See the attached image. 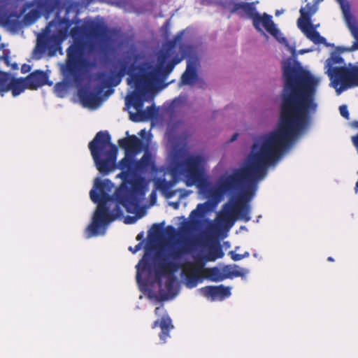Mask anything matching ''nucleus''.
Instances as JSON below:
<instances>
[{
  "label": "nucleus",
  "instance_id": "obj_15",
  "mask_svg": "<svg viewBox=\"0 0 358 358\" xmlns=\"http://www.w3.org/2000/svg\"><path fill=\"white\" fill-rule=\"evenodd\" d=\"M155 313L158 316L162 315V318L156 320L153 323L152 328H155L158 326L160 327L161 333L159 335V338L163 343H166V339L170 337V330L173 329L172 320L167 314H164L165 310L163 306L157 307Z\"/></svg>",
  "mask_w": 358,
  "mask_h": 358
},
{
  "label": "nucleus",
  "instance_id": "obj_14",
  "mask_svg": "<svg viewBox=\"0 0 358 358\" xmlns=\"http://www.w3.org/2000/svg\"><path fill=\"white\" fill-rule=\"evenodd\" d=\"M316 11L317 7L311 6L310 3L306 4L305 7L301 8L299 10L301 16L297 20V26L306 36L308 35V33L315 30V27H313L310 22V18Z\"/></svg>",
  "mask_w": 358,
  "mask_h": 358
},
{
  "label": "nucleus",
  "instance_id": "obj_23",
  "mask_svg": "<svg viewBox=\"0 0 358 358\" xmlns=\"http://www.w3.org/2000/svg\"><path fill=\"white\" fill-rule=\"evenodd\" d=\"M202 5H219L224 8H228L231 13L238 12V10H235L241 4V1L240 0H200Z\"/></svg>",
  "mask_w": 358,
  "mask_h": 358
},
{
  "label": "nucleus",
  "instance_id": "obj_4",
  "mask_svg": "<svg viewBox=\"0 0 358 358\" xmlns=\"http://www.w3.org/2000/svg\"><path fill=\"white\" fill-rule=\"evenodd\" d=\"M114 187L113 182L109 179L101 180L96 178L94 182L93 188L90 192L91 200L97 204L92 217L91 223L85 230L87 238L104 236L110 224L116 219L122 216V205L127 212L134 214V216L127 215L124 218L127 224H132L145 215V208L142 206V202L145 196L138 201H132L129 192L123 191L118 194V187L113 195L109 193Z\"/></svg>",
  "mask_w": 358,
  "mask_h": 358
},
{
  "label": "nucleus",
  "instance_id": "obj_56",
  "mask_svg": "<svg viewBox=\"0 0 358 358\" xmlns=\"http://www.w3.org/2000/svg\"><path fill=\"white\" fill-rule=\"evenodd\" d=\"M145 132V131L144 129H143V130H141V131L138 133V134H139L140 136H143V134H144Z\"/></svg>",
  "mask_w": 358,
  "mask_h": 358
},
{
  "label": "nucleus",
  "instance_id": "obj_31",
  "mask_svg": "<svg viewBox=\"0 0 358 358\" xmlns=\"http://www.w3.org/2000/svg\"><path fill=\"white\" fill-rule=\"evenodd\" d=\"M210 210L209 202L199 203L196 208L190 213V217L192 219L202 217L208 211Z\"/></svg>",
  "mask_w": 358,
  "mask_h": 358
},
{
  "label": "nucleus",
  "instance_id": "obj_52",
  "mask_svg": "<svg viewBox=\"0 0 358 358\" xmlns=\"http://www.w3.org/2000/svg\"><path fill=\"white\" fill-rule=\"evenodd\" d=\"M171 206H173L174 207V208H178V206H179V203L178 202H176V203H170Z\"/></svg>",
  "mask_w": 358,
  "mask_h": 358
},
{
  "label": "nucleus",
  "instance_id": "obj_26",
  "mask_svg": "<svg viewBox=\"0 0 358 358\" xmlns=\"http://www.w3.org/2000/svg\"><path fill=\"white\" fill-rule=\"evenodd\" d=\"M157 114V109L154 105L148 106L145 110L140 111L138 113H130V120L138 122L143 121L145 119H150L154 117Z\"/></svg>",
  "mask_w": 358,
  "mask_h": 358
},
{
  "label": "nucleus",
  "instance_id": "obj_19",
  "mask_svg": "<svg viewBox=\"0 0 358 358\" xmlns=\"http://www.w3.org/2000/svg\"><path fill=\"white\" fill-rule=\"evenodd\" d=\"M198 62V58L196 57H190L187 60V66L181 76L180 85H191L196 81L198 78L196 71Z\"/></svg>",
  "mask_w": 358,
  "mask_h": 358
},
{
  "label": "nucleus",
  "instance_id": "obj_61",
  "mask_svg": "<svg viewBox=\"0 0 358 358\" xmlns=\"http://www.w3.org/2000/svg\"><path fill=\"white\" fill-rule=\"evenodd\" d=\"M5 46L6 45L4 43L1 44V48H4Z\"/></svg>",
  "mask_w": 358,
  "mask_h": 358
},
{
  "label": "nucleus",
  "instance_id": "obj_36",
  "mask_svg": "<svg viewBox=\"0 0 358 358\" xmlns=\"http://www.w3.org/2000/svg\"><path fill=\"white\" fill-rule=\"evenodd\" d=\"M175 65L171 62L168 61L163 67H160V75L161 74H169L170 73L173 69L175 68Z\"/></svg>",
  "mask_w": 358,
  "mask_h": 358
},
{
  "label": "nucleus",
  "instance_id": "obj_33",
  "mask_svg": "<svg viewBox=\"0 0 358 358\" xmlns=\"http://www.w3.org/2000/svg\"><path fill=\"white\" fill-rule=\"evenodd\" d=\"M84 72V70L83 71V73ZM62 75H64L62 73ZM83 76V73L82 74V76ZM65 80H66V83H57L55 86V92L57 93V96H59V97H64V94L66 93V90H67V85H71V84H76L77 85H79L82 81H80V83H76L74 82H69L65 77H64ZM83 80V79L81 80Z\"/></svg>",
  "mask_w": 358,
  "mask_h": 358
},
{
  "label": "nucleus",
  "instance_id": "obj_1",
  "mask_svg": "<svg viewBox=\"0 0 358 358\" xmlns=\"http://www.w3.org/2000/svg\"><path fill=\"white\" fill-rule=\"evenodd\" d=\"M282 77L281 114L274 143H269L258 161L260 173L245 180V184L255 183V190L245 189L246 198L237 197L236 215L245 222L251 220L250 201L255 195L259 182L266 176L268 169L275 167L306 131L317 109L316 96L321 77L312 73H282Z\"/></svg>",
  "mask_w": 358,
  "mask_h": 358
},
{
  "label": "nucleus",
  "instance_id": "obj_9",
  "mask_svg": "<svg viewBox=\"0 0 358 358\" xmlns=\"http://www.w3.org/2000/svg\"><path fill=\"white\" fill-rule=\"evenodd\" d=\"M184 31L178 32L176 36L159 51L157 57L156 66L145 63L138 67V70L148 80H153L160 76V67H163L168 62L170 57L175 52V48L182 41Z\"/></svg>",
  "mask_w": 358,
  "mask_h": 358
},
{
  "label": "nucleus",
  "instance_id": "obj_20",
  "mask_svg": "<svg viewBox=\"0 0 358 358\" xmlns=\"http://www.w3.org/2000/svg\"><path fill=\"white\" fill-rule=\"evenodd\" d=\"M48 78V73L41 70H36L31 73L26 80L29 89L36 90L45 85H52V83L49 82Z\"/></svg>",
  "mask_w": 358,
  "mask_h": 358
},
{
  "label": "nucleus",
  "instance_id": "obj_51",
  "mask_svg": "<svg viewBox=\"0 0 358 358\" xmlns=\"http://www.w3.org/2000/svg\"><path fill=\"white\" fill-rule=\"evenodd\" d=\"M55 24V22L53 20V21H51L48 23V27H46V29H49L50 27L53 26L54 24Z\"/></svg>",
  "mask_w": 358,
  "mask_h": 358
},
{
  "label": "nucleus",
  "instance_id": "obj_13",
  "mask_svg": "<svg viewBox=\"0 0 358 358\" xmlns=\"http://www.w3.org/2000/svg\"><path fill=\"white\" fill-rule=\"evenodd\" d=\"M62 40L59 36L52 35L50 36H43L38 38L36 46L35 47L33 54L34 57L38 59L41 57L42 54L45 53L47 50H55L60 45Z\"/></svg>",
  "mask_w": 358,
  "mask_h": 358
},
{
  "label": "nucleus",
  "instance_id": "obj_58",
  "mask_svg": "<svg viewBox=\"0 0 358 358\" xmlns=\"http://www.w3.org/2000/svg\"><path fill=\"white\" fill-rule=\"evenodd\" d=\"M327 260L329 262H333L334 259L331 257H328Z\"/></svg>",
  "mask_w": 358,
  "mask_h": 358
},
{
  "label": "nucleus",
  "instance_id": "obj_40",
  "mask_svg": "<svg viewBox=\"0 0 358 358\" xmlns=\"http://www.w3.org/2000/svg\"><path fill=\"white\" fill-rule=\"evenodd\" d=\"M229 255H231V258L235 262L243 259L242 255L237 254L234 251H230Z\"/></svg>",
  "mask_w": 358,
  "mask_h": 358
},
{
  "label": "nucleus",
  "instance_id": "obj_2",
  "mask_svg": "<svg viewBox=\"0 0 358 358\" xmlns=\"http://www.w3.org/2000/svg\"><path fill=\"white\" fill-rule=\"evenodd\" d=\"M276 129L257 137L242 168L236 169L229 175L222 176L213 187H210L206 176V159L201 154L193 153L175 162L173 171L180 176L187 187L196 185L206 197L215 203L220 202L225 194L245 199V189H256L255 183L245 184L248 176L260 173L258 166L261 156L269 143H274Z\"/></svg>",
  "mask_w": 358,
  "mask_h": 358
},
{
  "label": "nucleus",
  "instance_id": "obj_21",
  "mask_svg": "<svg viewBox=\"0 0 358 358\" xmlns=\"http://www.w3.org/2000/svg\"><path fill=\"white\" fill-rule=\"evenodd\" d=\"M118 144L124 150V155L128 150L131 153L138 154L142 146L141 140L135 135L120 139L118 141Z\"/></svg>",
  "mask_w": 358,
  "mask_h": 358
},
{
  "label": "nucleus",
  "instance_id": "obj_27",
  "mask_svg": "<svg viewBox=\"0 0 358 358\" xmlns=\"http://www.w3.org/2000/svg\"><path fill=\"white\" fill-rule=\"evenodd\" d=\"M179 48L181 57L176 55L171 60H170L175 66L180 63L185 58H187L188 59L190 57H194L192 55L194 52V48L193 45L182 43L180 44Z\"/></svg>",
  "mask_w": 358,
  "mask_h": 358
},
{
  "label": "nucleus",
  "instance_id": "obj_18",
  "mask_svg": "<svg viewBox=\"0 0 358 358\" xmlns=\"http://www.w3.org/2000/svg\"><path fill=\"white\" fill-rule=\"evenodd\" d=\"M235 198H237V196H233L229 202L222 206L220 215L217 220L218 227H222L229 223H231V226L233 225V217L236 214V205L238 203Z\"/></svg>",
  "mask_w": 358,
  "mask_h": 358
},
{
  "label": "nucleus",
  "instance_id": "obj_60",
  "mask_svg": "<svg viewBox=\"0 0 358 358\" xmlns=\"http://www.w3.org/2000/svg\"><path fill=\"white\" fill-rule=\"evenodd\" d=\"M316 3L322 2L323 0H314Z\"/></svg>",
  "mask_w": 358,
  "mask_h": 358
},
{
  "label": "nucleus",
  "instance_id": "obj_37",
  "mask_svg": "<svg viewBox=\"0 0 358 358\" xmlns=\"http://www.w3.org/2000/svg\"><path fill=\"white\" fill-rule=\"evenodd\" d=\"M341 115L347 120H349V111L346 105H342L339 107Z\"/></svg>",
  "mask_w": 358,
  "mask_h": 358
},
{
  "label": "nucleus",
  "instance_id": "obj_17",
  "mask_svg": "<svg viewBox=\"0 0 358 358\" xmlns=\"http://www.w3.org/2000/svg\"><path fill=\"white\" fill-rule=\"evenodd\" d=\"M103 87H105L101 84V87H96V92H92L87 87L79 88L78 95L83 106L88 108L99 106L100 104L99 94L102 92Z\"/></svg>",
  "mask_w": 358,
  "mask_h": 358
},
{
  "label": "nucleus",
  "instance_id": "obj_59",
  "mask_svg": "<svg viewBox=\"0 0 358 358\" xmlns=\"http://www.w3.org/2000/svg\"><path fill=\"white\" fill-rule=\"evenodd\" d=\"M113 92V90H110L108 91V95L111 94Z\"/></svg>",
  "mask_w": 358,
  "mask_h": 358
},
{
  "label": "nucleus",
  "instance_id": "obj_55",
  "mask_svg": "<svg viewBox=\"0 0 358 358\" xmlns=\"http://www.w3.org/2000/svg\"><path fill=\"white\" fill-rule=\"evenodd\" d=\"M355 191L356 193L358 192V181L355 184Z\"/></svg>",
  "mask_w": 358,
  "mask_h": 358
},
{
  "label": "nucleus",
  "instance_id": "obj_11",
  "mask_svg": "<svg viewBox=\"0 0 358 358\" xmlns=\"http://www.w3.org/2000/svg\"><path fill=\"white\" fill-rule=\"evenodd\" d=\"M133 83L131 85L136 87V90L127 95L125 98V106L129 108L134 107L138 113L142 110L144 106L146 85L149 81L145 76L141 74L132 75Z\"/></svg>",
  "mask_w": 358,
  "mask_h": 358
},
{
  "label": "nucleus",
  "instance_id": "obj_43",
  "mask_svg": "<svg viewBox=\"0 0 358 358\" xmlns=\"http://www.w3.org/2000/svg\"><path fill=\"white\" fill-rule=\"evenodd\" d=\"M31 66L29 64H24L21 66V73H27L31 71Z\"/></svg>",
  "mask_w": 358,
  "mask_h": 358
},
{
  "label": "nucleus",
  "instance_id": "obj_3",
  "mask_svg": "<svg viewBox=\"0 0 358 358\" xmlns=\"http://www.w3.org/2000/svg\"><path fill=\"white\" fill-rule=\"evenodd\" d=\"M88 148L96 169L103 176L115 169L121 171L117 178L122 180L118 187V194L123 191L129 192L132 201H138L145 196L149 190V181L143 176L154 166L152 155L145 151L139 160L137 154L127 151L124 157L117 163V147L111 143V136L108 131H99Z\"/></svg>",
  "mask_w": 358,
  "mask_h": 358
},
{
  "label": "nucleus",
  "instance_id": "obj_57",
  "mask_svg": "<svg viewBox=\"0 0 358 358\" xmlns=\"http://www.w3.org/2000/svg\"><path fill=\"white\" fill-rule=\"evenodd\" d=\"M12 67L14 69H17V64L16 63H15V64H12Z\"/></svg>",
  "mask_w": 358,
  "mask_h": 358
},
{
  "label": "nucleus",
  "instance_id": "obj_39",
  "mask_svg": "<svg viewBox=\"0 0 358 358\" xmlns=\"http://www.w3.org/2000/svg\"><path fill=\"white\" fill-rule=\"evenodd\" d=\"M213 250L216 254V256L213 259L215 260L216 258H221L223 256V252L222 250V248L220 246H216L213 249Z\"/></svg>",
  "mask_w": 358,
  "mask_h": 358
},
{
  "label": "nucleus",
  "instance_id": "obj_24",
  "mask_svg": "<svg viewBox=\"0 0 358 358\" xmlns=\"http://www.w3.org/2000/svg\"><path fill=\"white\" fill-rule=\"evenodd\" d=\"M223 268L226 279H232L236 277L245 278L246 275L249 273L248 268L240 267L236 264L227 265Z\"/></svg>",
  "mask_w": 358,
  "mask_h": 358
},
{
  "label": "nucleus",
  "instance_id": "obj_32",
  "mask_svg": "<svg viewBox=\"0 0 358 358\" xmlns=\"http://www.w3.org/2000/svg\"><path fill=\"white\" fill-rule=\"evenodd\" d=\"M12 78L10 73L0 71V93L2 96L3 93L7 92Z\"/></svg>",
  "mask_w": 358,
  "mask_h": 358
},
{
  "label": "nucleus",
  "instance_id": "obj_25",
  "mask_svg": "<svg viewBox=\"0 0 358 358\" xmlns=\"http://www.w3.org/2000/svg\"><path fill=\"white\" fill-rule=\"evenodd\" d=\"M26 88H29L26 78L13 77L7 88V92L11 90L13 96H17L22 94Z\"/></svg>",
  "mask_w": 358,
  "mask_h": 358
},
{
  "label": "nucleus",
  "instance_id": "obj_10",
  "mask_svg": "<svg viewBox=\"0 0 358 358\" xmlns=\"http://www.w3.org/2000/svg\"><path fill=\"white\" fill-rule=\"evenodd\" d=\"M78 4L75 2H68V5L62 4V0H33L25 2L20 9V15L24 14L27 10L36 6L46 18L53 12L56 11V18H59L63 9L66 8V14L71 13L77 8Z\"/></svg>",
  "mask_w": 358,
  "mask_h": 358
},
{
  "label": "nucleus",
  "instance_id": "obj_47",
  "mask_svg": "<svg viewBox=\"0 0 358 358\" xmlns=\"http://www.w3.org/2000/svg\"><path fill=\"white\" fill-rule=\"evenodd\" d=\"M283 13H284V10H282H282H276L275 14L276 16H279L281 14H282Z\"/></svg>",
  "mask_w": 358,
  "mask_h": 358
},
{
  "label": "nucleus",
  "instance_id": "obj_22",
  "mask_svg": "<svg viewBox=\"0 0 358 358\" xmlns=\"http://www.w3.org/2000/svg\"><path fill=\"white\" fill-rule=\"evenodd\" d=\"M336 1L340 4L345 21L348 29H350L351 34H353L355 36L356 33L358 31V29L353 27V24L355 22V21L351 13L350 3L346 0H336Z\"/></svg>",
  "mask_w": 358,
  "mask_h": 358
},
{
  "label": "nucleus",
  "instance_id": "obj_63",
  "mask_svg": "<svg viewBox=\"0 0 358 358\" xmlns=\"http://www.w3.org/2000/svg\"><path fill=\"white\" fill-rule=\"evenodd\" d=\"M126 135H127L128 137H129V136H129V131H128L126 132Z\"/></svg>",
  "mask_w": 358,
  "mask_h": 358
},
{
  "label": "nucleus",
  "instance_id": "obj_16",
  "mask_svg": "<svg viewBox=\"0 0 358 358\" xmlns=\"http://www.w3.org/2000/svg\"><path fill=\"white\" fill-rule=\"evenodd\" d=\"M231 287L223 285L218 286H206L200 289L201 294L210 301H222L229 298L231 294Z\"/></svg>",
  "mask_w": 358,
  "mask_h": 358
},
{
  "label": "nucleus",
  "instance_id": "obj_8",
  "mask_svg": "<svg viewBox=\"0 0 358 358\" xmlns=\"http://www.w3.org/2000/svg\"><path fill=\"white\" fill-rule=\"evenodd\" d=\"M131 59L130 55L118 58L111 63L110 73L99 72L96 75V79L100 81L104 87H116L121 83L122 78L128 74L129 77L127 78V83L129 85H131L134 81L132 75L141 74L143 76L140 71L135 72L139 66H137L135 62L131 63Z\"/></svg>",
  "mask_w": 358,
  "mask_h": 358
},
{
  "label": "nucleus",
  "instance_id": "obj_30",
  "mask_svg": "<svg viewBox=\"0 0 358 358\" xmlns=\"http://www.w3.org/2000/svg\"><path fill=\"white\" fill-rule=\"evenodd\" d=\"M306 37L316 45L324 44L326 47H334V43L327 42L326 38L322 36L317 30L308 33Z\"/></svg>",
  "mask_w": 358,
  "mask_h": 358
},
{
  "label": "nucleus",
  "instance_id": "obj_5",
  "mask_svg": "<svg viewBox=\"0 0 358 358\" xmlns=\"http://www.w3.org/2000/svg\"><path fill=\"white\" fill-rule=\"evenodd\" d=\"M182 247L173 246L169 249L167 257L160 263L145 247V254L136 266V282L139 290L149 299L164 301L173 299L179 292L174 273L180 269V259L184 255Z\"/></svg>",
  "mask_w": 358,
  "mask_h": 358
},
{
  "label": "nucleus",
  "instance_id": "obj_53",
  "mask_svg": "<svg viewBox=\"0 0 358 358\" xmlns=\"http://www.w3.org/2000/svg\"><path fill=\"white\" fill-rule=\"evenodd\" d=\"M250 256V253L248 252H245L244 254L242 255L243 259L248 257Z\"/></svg>",
  "mask_w": 358,
  "mask_h": 358
},
{
  "label": "nucleus",
  "instance_id": "obj_38",
  "mask_svg": "<svg viewBox=\"0 0 358 358\" xmlns=\"http://www.w3.org/2000/svg\"><path fill=\"white\" fill-rule=\"evenodd\" d=\"M10 51L8 49L3 50L2 59L4 60L5 63L9 66L10 65Z\"/></svg>",
  "mask_w": 358,
  "mask_h": 358
},
{
  "label": "nucleus",
  "instance_id": "obj_35",
  "mask_svg": "<svg viewBox=\"0 0 358 358\" xmlns=\"http://www.w3.org/2000/svg\"><path fill=\"white\" fill-rule=\"evenodd\" d=\"M58 19H59V24L64 26V34H66L68 32L69 28L71 27V25L73 23L79 22V21L73 22V20H69V18H66V17H64V18L59 17Z\"/></svg>",
  "mask_w": 358,
  "mask_h": 358
},
{
  "label": "nucleus",
  "instance_id": "obj_45",
  "mask_svg": "<svg viewBox=\"0 0 358 358\" xmlns=\"http://www.w3.org/2000/svg\"><path fill=\"white\" fill-rule=\"evenodd\" d=\"M313 48H310V49H302L299 51L300 54H304V53H307V52H312L313 51Z\"/></svg>",
  "mask_w": 358,
  "mask_h": 358
},
{
  "label": "nucleus",
  "instance_id": "obj_46",
  "mask_svg": "<svg viewBox=\"0 0 358 358\" xmlns=\"http://www.w3.org/2000/svg\"><path fill=\"white\" fill-rule=\"evenodd\" d=\"M238 134L237 133L234 134L232 136H231V138L230 140V142H233L234 141H236L238 138Z\"/></svg>",
  "mask_w": 358,
  "mask_h": 358
},
{
  "label": "nucleus",
  "instance_id": "obj_34",
  "mask_svg": "<svg viewBox=\"0 0 358 358\" xmlns=\"http://www.w3.org/2000/svg\"><path fill=\"white\" fill-rule=\"evenodd\" d=\"M41 13V12L38 8L32 9L26 14L24 19L25 20L29 21L31 23L34 22L40 17Z\"/></svg>",
  "mask_w": 358,
  "mask_h": 358
},
{
  "label": "nucleus",
  "instance_id": "obj_28",
  "mask_svg": "<svg viewBox=\"0 0 358 358\" xmlns=\"http://www.w3.org/2000/svg\"><path fill=\"white\" fill-rule=\"evenodd\" d=\"M204 278L197 271L194 272L185 278V284L187 287L192 289L196 287L198 284L203 281Z\"/></svg>",
  "mask_w": 358,
  "mask_h": 358
},
{
  "label": "nucleus",
  "instance_id": "obj_7",
  "mask_svg": "<svg viewBox=\"0 0 358 358\" xmlns=\"http://www.w3.org/2000/svg\"><path fill=\"white\" fill-rule=\"evenodd\" d=\"M238 8L237 13L240 16L245 15L252 22V26L255 30L262 35L266 36L265 31L271 35L277 41L281 44L287 45V40L278 29L273 20V17L266 13H259L256 8L255 2L241 1Z\"/></svg>",
  "mask_w": 358,
  "mask_h": 358
},
{
  "label": "nucleus",
  "instance_id": "obj_54",
  "mask_svg": "<svg viewBox=\"0 0 358 358\" xmlns=\"http://www.w3.org/2000/svg\"><path fill=\"white\" fill-rule=\"evenodd\" d=\"M150 197H151V199H156V193H155V191H152V193H151V194H150Z\"/></svg>",
  "mask_w": 358,
  "mask_h": 358
},
{
  "label": "nucleus",
  "instance_id": "obj_42",
  "mask_svg": "<svg viewBox=\"0 0 358 358\" xmlns=\"http://www.w3.org/2000/svg\"><path fill=\"white\" fill-rule=\"evenodd\" d=\"M142 245H143V243L141 242V243H138L136 245H135L134 248H132L131 246H130L129 248V250H130L133 253H136L141 249Z\"/></svg>",
  "mask_w": 358,
  "mask_h": 358
},
{
  "label": "nucleus",
  "instance_id": "obj_49",
  "mask_svg": "<svg viewBox=\"0 0 358 358\" xmlns=\"http://www.w3.org/2000/svg\"><path fill=\"white\" fill-rule=\"evenodd\" d=\"M352 126L354 128L358 129V121H353V122H352Z\"/></svg>",
  "mask_w": 358,
  "mask_h": 358
},
{
  "label": "nucleus",
  "instance_id": "obj_29",
  "mask_svg": "<svg viewBox=\"0 0 358 358\" xmlns=\"http://www.w3.org/2000/svg\"><path fill=\"white\" fill-rule=\"evenodd\" d=\"M208 278L212 282H220L226 279L224 273V268L213 267L208 270Z\"/></svg>",
  "mask_w": 358,
  "mask_h": 358
},
{
  "label": "nucleus",
  "instance_id": "obj_64",
  "mask_svg": "<svg viewBox=\"0 0 358 358\" xmlns=\"http://www.w3.org/2000/svg\"><path fill=\"white\" fill-rule=\"evenodd\" d=\"M134 59H138V55H135Z\"/></svg>",
  "mask_w": 358,
  "mask_h": 358
},
{
  "label": "nucleus",
  "instance_id": "obj_6",
  "mask_svg": "<svg viewBox=\"0 0 358 358\" xmlns=\"http://www.w3.org/2000/svg\"><path fill=\"white\" fill-rule=\"evenodd\" d=\"M106 32V28L93 22L76 26L71 29L70 34L74 43L66 50V64L62 65L61 71L69 82L80 83L83 71L92 66L90 61L85 57V45L82 39L87 36H101Z\"/></svg>",
  "mask_w": 358,
  "mask_h": 358
},
{
  "label": "nucleus",
  "instance_id": "obj_62",
  "mask_svg": "<svg viewBox=\"0 0 358 358\" xmlns=\"http://www.w3.org/2000/svg\"><path fill=\"white\" fill-rule=\"evenodd\" d=\"M241 229H244L245 230V229H246V227L245 226H242V227H241Z\"/></svg>",
  "mask_w": 358,
  "mask_h": 358
},
{
  "label": "nucleus",
  "instance_id": "obj_41",
  "mask_svg": "<svg viewBox=\"0 0 358 358\" xmlns=\"http://www.w3.org/2000/svg\"><path fill=\"white\" fill-rule=\"evenodd\" d=\"M170 29V22L166 20L161 28L162 32L167 34Z\"/></svg>",
  "mask_w": 358,
  "mask_h": 358
},
{
  "label": "nucleus",
  "instance_id": "obj_50",
  "mask_svg": "<svg viewBox=\"0 0 358 358\" xmlns=\"http://www.w3.org/2000/svg\"><path fill=\"white\" fill-rule=\"evenodd\" d=\"M143 236V232H141L140 234H138L136 236V239L138 241V240H141Z\"/></svg>",
  "mask_w": 358,
  "mask_h": 358
},
{
  "label": "nucleus",
  "instance_id": "obj_12",
  "mask_svg": "<svg viewBox=\"0 0 358 358\" xmlns=\"http://www.w3.org/2000/svg\"><path fill=\"white\" fill-rule=\"evenodd\" d=\"M178 182V180L175 177L169 181L164 178H157L154 180L155 189L159 190L161 194L168 199L175 196L177 192L181 193L180 196V199L188 196V192L184 189L173 190V188L176 185Z\"/></svg>",
  "mask_w": 358,
  "mask_h": 358
},
{
  "label": "nucleus",
  "instance_id": "obj_48",
  "mask_svg": "<svg viewBox=\"0 0 358 358\" xmlns=\"http://www.w3.org/2000/svg\"><path fill=\"white\" fill-rule=\"evenodd\" d=\"M178 102H179V98H176V99L173 101V102H172V106H173V107H175V106L177 105V103H178Z\"/></svg>",
  "mask_w": 358,
  "mask_h": 358
},
{
  "label": "nucleus",
  "instance_id": "obj_44",
  "mask_svg": "<svg viewBox=\"0 0 358 358\" xmlns=\"http://www.w3.org/2000/svg\"><path fill=\"white\" fill-rule=\"evenodd\" d=\"M18 15H19L17 13V12H11V13H10L8 14L5 15V17L6 18V20H8L10 17H17Z\"/></svg>",
  "mask_w": 358,
  "mask_h": 358
}]
</instances>
